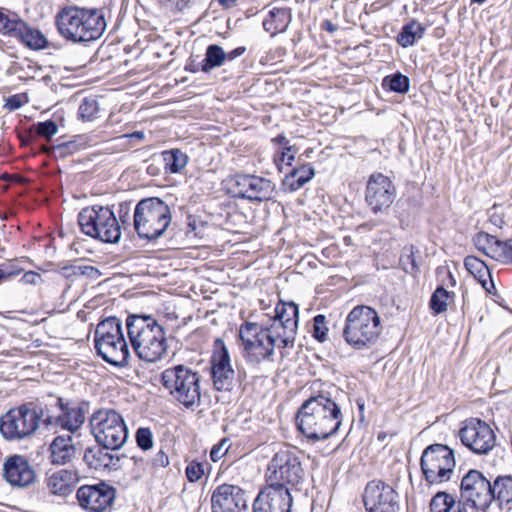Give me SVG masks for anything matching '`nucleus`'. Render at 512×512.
<instances>
[{"mask_svg": "<svg viewBox=\"0 0 512 512\" xmlns=\"http://www.w3.org/2000/svg\"><path fill=\"white\" fill-rule=\"evenodd\" d=\"M248 499L245 491L232 484H221L211 496L212 512H242L247 509Z\"/></svg>", "mask_w": 512, "mask_h": 512, "instance_id": "nucleus-23", "label": "nucleus"}, {"mask_svg": "<svg viewBox=\"0 0 512 512\" xmlns=\"http://www.w3.org/2000/svg\"><path fill=\"white\" fill-rule=\"evenodd\" d=\"M107 448L97 443V445L87 447L84 450L83 461L95 471L115 470L119 467L120 458L109 452Z\"/></svg>", "mask_w": 512, "mask_h": 512, "instance_id": "nucleus-28", "label": "nucleus"}, {"mask_svg": "<svg viewBox=\"0 0 512 512\" xmlns=\"http://www.w3.org/2000/svg\"><path fill=\"white\" fill-rule=\"evenodd\" d=\"M460 499L469 509L484 510L493 501L490 481L478 470H470L461 480Z\"/></svg>", "mask_w": 512, "mask_h": 512, "instance_id": "nucleus-15", "label": "nucleus"}, {"mask_svg": "<svg viewBox=\"0 0 512 512\" xmlns=\"http://www.w3.org/2000/svg\"><path fill=\"white\" fill-rule=\"evenodd\" d=\"M126 329L136 355L146 362H157L167 352L164 327L151 315L133 314L126 319Z\"/></svg>", "mask_w": 512, "mask_h": 512, "instance_id": "nucleus-2", "label": "nucleus"}, {"mask_svg": "<svg viewBox=\"0 0 512 512\" xmlns=\"http://www.w3.org/2000/svg\"><path fill=\"white\" fill-rule=\"evenodd\" d=\"M265 476L268 484L291 491L303 481L304 469L300 458L294 451L283 449L274 454L268 464Z\"/></svg>", "mask_w": 512, "mask_h": 512, "instance_id": "nucleus-12", "label": "nucleus"}, {"mask_svg": "<svg viewBox=\"0 0 512 512\" xmlns=\"http://www.w3.org/2000/svg\"><path fill=\"white\" fill-rule=\"evenodd\" d=\"M239 338L242 342L246 357L253 363H261L265 360H272L276 348L280 350L282 357L288 354L287 349L293 347H282V336L269 326H260L257 323L246 322L239 329Z\"/></svg>", "mask_w": 512, "mask_h": 512, "instance_id": "nucleus-6", "label": "nucleus"}, {"mask_svg": "<svg viewBox=\"0 0 512 512\" xmlns=\"http://www.w3.org/2000/svg\"><path fill=\"white\" fill-rule=\"evenodd\" d=\"M473 242L479 251L491 258L498 239L486 232H478L473 237Z\"/></svg>", "mask_w": 512, "mask_h": 512, "instance_id": "nucleus-40", "label": "nucleus"}, {"mask_svg": "<svg viewBox=\"0 0 512 512\" xmlns=\"http://www.w3.org/2000/svg\"><path fill=\"white\" fill-rule=\"evenodd\" d=\"M491 258L502 264H512V239L506 241L498 239Z\"/></svg>", "mask_w": 512, "mask_h": 512, "instance_id": "nucleus-42", "label": "nucleus"}, {"mask_svg": "<svg viewBox=\"0 0 512 512\" xmlns=\"http://www.w3.org/2000/svg\"><path fill=\"white\" fill-rule=\"evenodd\" d=\"M464 266L487 293L492 294L495 291L490 270L484 261L476 256L469 255L464 259Z\"/></svg>", "mask_w": 512, "mask_h": 512, "instance_id": "nucleus-30", "label": "nucleus"}, {"mask_svg": "<svg viewBox=\"0 0 512 512\" xmlns=\"http://www.w3.org/2000/svg\"><path fill=\"white\" fill-rule=\"evenodd\" d=\"M185 472L190 482H197L204 474L203 464L192 461L187 465Z\"/></svg>", "mask_w": 512, "mask_h": 512, "instance_id": "nucleus-49", "label": "nucleus"}, {"mask_svg": "<svg viewBox=\"0 0 512 512\" xmlns=\"http://www.w3.org/2000/svg\"><path fill=\"white\" fill-rule=\"evenodd\" d=\"M291 506L292 496L289 489L267 483L253 502V512H290Z\"/></svg>", "mask_w": 512, "mask_h": 512, "instance_id": "nucleus-24", "label": "nucleus"}, {"mask_svg": "<svg viewBox=\"0 0 512 512\" xmlns=\"http://www.w3.org/2000/svg\"><path fill=\"white\" fill-rule=\"evenodd\" d=\"M229 439L224 438L216 445H214L210 452V458L212 461L217 462L226 455L229 450Z\"/></svg>", "mask_w": 512, "mask_h": 512, "instance_id": "nucleus-50", "label": "nucleus"}, {"mask_svg": "<svg viewBox=\"0 0 512 512\" xmlns=\"http://www.w3.org/2000/svg\"><path fill=\"white\" fill-rule=\"evenodd\" d=\"M156 461L163 467L169 463L168 457L162 451L157 455Z\"/></svg>", "mask_w": 512, "mask_h": 512, "instance_id": "nucleus-55", "label": "nucleus"}, {"mask_svg": "<svg viewBox=\"0 0 512 512\" xmlns=\"http://www.w3.org/2000/svg\"><path fill=\"white\" fill-rule=\"evenodd\" d=\"M171 220L170 207L157 197L140 200L134 209V229L141 239L157 240L168 229Z\"/></svg>", "mask_w": 512, "mask_h": 512, "instance_id": "nucleus-7", "label": "nucleus"}, {"mask_svg": "<svg viewBox=\"0 0 512 512\" xmlns=\"http://www.w3.org/2000/svg\"><path fill=\"white\" fill-rule=\"evenodd\" d=\"M382 329L378 312L370 306L358 305L348 313L342 335L350 347L362 351L377 343Z\"/></svg>", "mask_w": 512, "mask_h": 512, "instance_id": "nucleus-5", "label": "nucleus"}, {"mask_svg": "<svg viewBox=\"0 0 512 512\" xmlns=\"http://www.w3.org/2000/svg\"><path fill=\"white\" fill-rule=\"evenodd\" d=\"M491 494H493V500L501 504L512 502V476L498 477L493 485L491 484Z\"/></svg>", "mask_w": 512, "mask_h": 512, "instance_id": "nucleus-37", "label": "nucleus"}, {"mask_svg": "<svg viewBox=\"0 0 512 512\" xmlns=\"http://www.w3.org/2000/svg\"><path fill=\"white\" fill-rule=\"evenodd\" d=\"M95 348L98 355L111 365L123 367L128 364L130 352L118 318L109 317L97 325Z\"/></svg>", "mask_w": 512, "mask_h": 512, "instance_id": "nucleus-8", "label": "nucleus"}, {"mask_svg": "<svg viewBox=\"0 0 512 512\" xmlns=\"http://www.w3.org/2000/svg\"><path fill=\"white\" fill-rule=\"evenodd\" d=\"M2 477L12 488L24 489L36 482L37 473L27 457L13 454L3 461Z\"/></svg>", "mask_w": 512, "mask_h": 512, "instance_id": "nucleus-20", "label": "nucleus"}, {"mask_svg": "<svg viewBox=\"0 0 512 512\" xmlns=\"http://www.w3.org/2000/svg\"><path fill=\"white\" fill-rule=\"evenodd\" d=\"M9 276H10V273H7V272H5V271L0 269V281L5 279V278H7V277H9Z\"/></svg>", "mask_w": 512, "mask_h": 512, "instance_id": "nucleus-59", "label": "nucleus"}, {"mask_svg": "<svg viewBox=\"0 0 512 512\" xmlns=\"http://www.w3.org/2000/svg\"><path fill=\"white\" fill-rule=\"evenodd\" d=\"M5 106L7 108H9L10 110H16V109H19L22 106V102H21L19 96L14 95V96L9 97L6 100Z\"/></svg>", "mask_w": 512, "mask_h": 512, "instance_id": "nucleus-53", "label": "nucleus"}, {"mask_svg": "<svg viewBox=\"0 0 512 512\" xmlns=\"http://www.w3.org/2000/svg\"><path fill=\"white\" fill-rule=\"evenodd\" d=\"M396 197V187L389 177L382 173L370 175L365 191V201L374 214L390 208Z\"/></svg>", "mask_w": 512, "mask_h": 512, "instance_id": "nucleus-16", "label": "nucleus"}, {"mask_svg": "<svg viewBox=\"0 0 512 512\" xmlns=\"http://www.w3.org/2000/svg\"><path fill=\"white\" fill-rule=\"evenodd\" d=\"M43 426L48 429H62L71 434L78 431L85 422L83 408L63 398H58L54 407H43Z\"/></svg>", "mask_w": 512, "mask_h": 512, "instance_id": "nucleus-14", "label": "nucleus"}, {"mask_svg": "<svg viewBox=\"0 0 512 512\" xmlns=\"http://www.w3.org/2000/svg\"><path fill=\"white\" fill-rule=\"evenodd\" d=\"M56 24L61 36L74 43L94 41L106 29L104 12L99 9L64 8L57 14Z\"/></svg>", "mask_w": 512, "mask_h": 512, "instance_id": "nucleus-3", "label": "nucleus"}, {"mask_svg": "<svg viewBox=\"0 0 512 512\" xmlns=\"http://www.w3.org/2000/svg\"><path fill=\"white\" fill-rule=\"evenodd\" d=\"M468 510L464 501L446 492L436 493L430 501V512H468Z\"/></svg>", "mask_w": 512, "mask_h": 512, "instance_id": "nucleus-31", "label": "nucleus"}, {"mask_svg": "<svg viewBox=\"0 0 512 512\" xmlns=\"http://www.w3.org/2000/svg\"><path fill=\"white\" fill-rule=\"evenodd\" d=\"M99 112L98 102L95 99L85 98L78 108V115L83 121H92Z\"/></svg>", "mask_w": 512, "mask_h": 512, "instance_id": "nucleus-43", "label": "nucleus"}, {"mask_svg": "<svg viewBox=\"0 0 512 512\" xmlns=\"http://www.w3.org/2000/svg\"><path fill=\"white\" fill-rule=\"evenodd\" d=\"M293 149L294 147L292 146L285 147V150L282 152L281 161L286 162L288 165H291L292 161L295 158L294 153H290Z\"/></svg>", "mask_w": 512, "mask_h": 512, "instance_id": "nucleus-54", "label": "nucleus"}, {"mask_svg": "<svg viewBox=\"0 0 512 512\" xmlns=\"http://www.w3.org/2000/svg\"><path fill=\"white\" fill-rule=\"evenodd\" d=\"M24 28V20L17 14L0 8V35L16 39Z\"/></svg>", "mask_w": 512, "mask_h": 512, "instance_id": "nucleus-32", "label": "nucleus"}, {"mask_svg": "<svg viewBox=\"0 0 512 512\" xmlns=\"http://www.w3.org/2000/svg\"><path fill=\"white\" fill-rule=\"evenodd\" d=\"M273 142H276L277 144L283 145L285 147H287L289 143L288 139L284 135H278L273 139Z\"/></svg>", "mask_w": 512, "mask_h": 512, "instance_id": "nucleus-56", "label": "nucleus"}, {"mask_svg": "<svg viewBox=\"0 0 512 512\" xmlns=\"http://www.w3.org/2000/svg\"><path fill=\"white\" fill-rule=\"evenodd\" d=\"M313 321V337L319 342L326 341L328 333L326 317L322 314H319L314 317Z\"/></svg>", "mask_w": 512, "mask_h": 512, "instance_id": "nucleus-44", "label": "nucleus"}, {"mask_svg": "<svg viewBox=\"0 0 512 512\" xmlns=\"http://www.w3.org/2000/svg\"><path fill=\"white\" fill-rule=\"evenodd\" d=\"M473 3L483 4L486 0H471Z\"/></svg>", "mask_w": 512, "mask_h": 512, "instance_id": "nucleus-60", "label": "nucleus"}, {"mask_svg": "<svg viewBox=\"0 0 512 512\" xmlns=\"http://www.w3.org/2000/svg\"><path fill=\"white\" fill-rule=\"evenodd\" d=\"M79 479L77 469H48L45 472L44 484L50 495L65 498L73 492Z\"/></svg>", "mask_w": 512, "mask_h": 512, "instance_id": "nucleus-26", "label": "nucleus"}, {"mask_svg": "<svg viewBox=\"0 0 512 512\" xmlns=\"http://www.w3.org/2000/svg\"><path fill=\"white\" fill-rule=\"evenodd\" d=\"M237 194L250 201H268L274 197L275 184L266 178L255 175H238L236 177Z\"/></svg>", "mask_w": 512, "mask_h": 512, "instance_id": "nucleus-25", "label": "nucleus"}, {"mask_svg": "<svg viewBox=\"0 0 512 512\" xmlns=\"http://www.w3.org/2000/svg\"><path fill=\"white\" fill-rule=\"evenodd\" d=\"M215 349L211 358V377L213 385L218 391H230L233 388L235 371L231 366V359L223 340H215Z\"/></svg>", "mask_w": 512, "mask_h": 512, "instance_id": "nucleus-22", "label": "nucleus"}, {"mask_svg": "<svg viewBox=\"0 0 512 512\" xmlns=\"http://www.w3.org/2000/svg\"><path fill=\"white\" fill-rule=\"evenodd\" d=\"M236 1L237 0H218L220 5L227 7V8L232 7L236 3Z\"/></svg>", "mask_w": 512, "mask_h": 512, "instance_id": "nucleus-58", "label": "nucleus"}, {"mask_svg": "<svg viewBox=\"0 0 512 512\" xmlns=\"http://www.w3.org/2000/svg\"><path fill=\"white\" fill-rule=\"evenodd\" d=\"M425 28L416 20H411L405 24L397 35V42L400 46L406 48L414 45L417 39L424 35Z\"/></svg>", "mask_w": 512, "mask_h": 512, "instance_id": "nucleus-35", "label": "nucleus"}, {"mask_svg": "<svg viewBox=\"0 0 512 512\" xmlns=\"http://www.w3.org/2000/svg\"><path fill=\"white\" fill-rule=\"evenodd\" d=\"M16 40L34 50L44 49L48 43L46 37L38 29L29 26L25 21L24 28L21 29Z\"/></svg>", "mask_w": 512, "mask_h": 512, "instance_id": "nucleus-33", "label": "nucleus"}, {"mask_svg": "<svg viewBox=\"0 0 512 512\" xmlns=\"http://www.w3.org/2000/svg\"><path fill=\"white\" fill-rule=\"evenodd\" d=\"M420 465L429 484L439 485L448 482L455 473L454 452L443 444L430 445L423 451Z\"/></svg>", "mask_w": 512, "mask_h": 512, "instance_id": "nucleus-13", "label": "nucleus"}, {"mask_svg": "<svg viewBox=\"0 0 512 512\" xmlns=\"http://www.w3.org/2000/svg\"><path fill=\"white\" fill-rule=\"evenodd\" d=\"M296 424L307 439L326 440L340 428L342 412L332 398L319 394L303 402L296 415Z\"/></svg>", "mask_w": 512, "mask_h": 512, "instance_id": "nucleus-1", "label": "nucleus"}, {"mask_svg": "<svg viewBox=\"0 0 512 512\" xmlns=\"http://www.w3.org/2000/svg\"><path fill=\"white\" fill-rule=\"evenodd\" d=\"M200 372L188 364H175L161 373V383L167 393L186 409L201 405Z\"/></svg>", "mask_w": 512, "mask_h": 512, "instance_id": "nucleus-4", "label": "nucleus"}, {"mask_svg": "<svg viewBox=\"0 0 512 512\" xmlns=\"http://www.w3.org/2000/svg\"><path fill=\"white\" fill-rule=\"evenodd\" d=\"M36 131L39 136L49 140L58 132V126L54 121L47 120L44 122H39L36 125Z\"/></svg>", "mask_w": 512, "mask_h": 512, "instance_id": "nucleus-46", "label": "nucleus"}, {"mask_svg": "<svg viewBox=\"0 0 512 512\" xmlns=\"http://www.w3.org/2000/svg\"><path fill=\"white\" fill-rule=\"evenodd\" d=\"M323 26H324V28H325L328 32H331V33H333L334 31H336V29H337L336 25H334L331 21H328V20H327V21H325V22L323 23Z\"/></svg>", "mask_w": 512, "mask_h": 512, "instance_id": "nucleus-57", "label": "nucleus"}, {"mask_svg": "<svg viewBox=\"0 0 512 512\" xmlns=\"http://www.w3.org/2000/svg\"><path fill=\"white\" fill-rule=\"evenodd\" d=\"M246 51V48L243 47V46H240V47H237L233 50H231L230 52H225V56H226V61H233L235 60L236 58L242 56Z\"/></svg>", "mask_w": 512, "mask_h": 512, "instance_id": "nucleus-52", "label": "nucleus"}, {"mask_svg": "<svg viewBox=\"0 0 512 512\" xmlns=\"http://www.w3.org/2000/svg\"><path fill=\"white\" fill-rule=\"evenodd\" d=\"M454 294L448 292L442 286L436 288V290L432 293L429 307L432 310L433 314L438 315L447 310L448 304L452 301Z\"/></svg>", "mask_w": 512, "mask_h": 512, "instance_id": "nucleus-39", "label": "nucleus"}, {"mask_svg": "<svg viewBox=\"0 0 512 512\" xmlns=\"http://www.w3.org/2000/svg\"><path fill=\"white\" fill-rule=\"evenodd\" d=\"M267 16L263 20V28L271 36L283 33L287 30L292 20L291 9L283 0H275L265 7Z\"/></svg>", "mask_w": 512, "mask_h": 512, "instance_id": "nucleus-27", "label": "nucleus"}, {"mask_svg": "<svg viewBox=\"0 0 512 512\" xmlns=\"http://www.w3.org/2000/svg\"><path fill=\"white\" fill-rule=\"evenodd\" d=\"M118 215V222L120 226L123 225L125 227L126 225H128L130 220V205L127 203H121L119 205Z\"/></svg>", "mask_w": 512, "mask_h": 512, "instance_id": "nucleus-51", "label": "nucleus"}, {"mask_svg": "<svg viewBox=\"0 0 512 512\" xmlns=\"http://www.w3.org/2000/svg\"><path fill=\"white\" fill-rule=\"evenodd\" d=\"M43 406L34 403L9 410L0 419V432L8 440H21L32 436L43 424Z\"/></svg>", "mask_w": 512, "mask_h": 512, "instance_id": "nucleus-10", "label": "nucleus"}, {"mask_svg": "<svg viewBox=\"0 0 512 512\" xmlns=\"http://www.w3.org/2000/svg\"><path fill=\"white\" fill-rule=\"evenodd\" d=\"M91 433L96 442L111 450L120 449L128 438V429L120 413L113 409H99L90 419Z\"/></svg>", "mask_w": 512, "mask_h": 512, "instance_id": "nucleus-11", "label": "nucleus"}, {"mask_svg": "<svg viewBox=\"0 0 512 512\" xmlns=\"http://www.w3.org/2000/svg\"><path fill=\"white\" fill-rule=\"evenodd\" d=\"M164 168L171 174L180 173L188 163V156L180 149H171L162 152Z\"/></svg>", "mask_w": 512, "mask_h": 512, "instance_id": "nucleus-34", "label": "nucleus"}, {"mask_svg": "<svg viewBox=\"0 0 512 512\" xmlns=\"http://www.w3.org/2000/svg\"><path fill=\"white\" fill-rule=\"evenodd\" d=\"M400 265L406 273L414 274L418 272V265L416 263L412 248L409 253H406L400 257Z\"/></svg>", "mask_w": 512, "mask_h": 512, "instance_id": "nucleus-48", "label": "nucleus"}, {"mask_svg": "<svg viewBox=\"0 0 512 512\" xmlns=\"http://www.w3.org/2000/svg\"><path fill=\"white\" fill-rule=\"evenodd\" d=\"M298 314V306L293 302L279 301L275 307V316L269 327L282 336V347H294Z\"/></svg>", "mask_w": 512, "mask_h": 512, "instance_id": "nucleus-21", "label": "nucleus"}, {"mask_svg": "<svg viewBox=\"0 0 512 512\" xmlns=\"http://www.w3.org/2000/svg\"><path fill=\"white\" fill-rule=\"evenodd\" d=\"M137 445L142 450H148L153 446V435L149 428H139L136 432Z\"/></svg>", "mask_w": 512, "mask_h": 512, "instance_id": "nucleus-45", "label": "nucleus"}, {"mask_svg": "<svg viewBox=\"0 0 512 512\" xmlns=\"http://www.w3.org/2000/svg\"><path fill=\"white\" fill-rule=\"evenodd\" d=\"M314 176V169L310 165H303L293 169L286 180L292 190H298L309 182Z\"/></svg>", "mask_w": 512, "mask_h": 512, "instance_id": "nucleus-38", "label": "nucleus"}, {"mask_svg": "<svg viewBox=\"0 0 512 512\" xmlns=\"http://www.w3.org/2000/svg\"><path fill=\"white\" fill-rule=\"evenodd\" d=\"M459 436L461 442L476 454H487L496 442L494 431L486 422L478 418L466 420Z\"/></svg>", "mask_w": 512, "mask_h": 512, "instance_id": "nucleus-17", "label": "nucleus"}, {"mask_svg": "<svg viewBox=\"0 0 512 512\" xmlns=\"http://www.w3.org/2000/svg\"><path fill=\"white\" fill-rule=\"evenodd\" d=\"M76 447L71 435L56 436L49 444V461L52 465L65 466L76 457Z\"/></svg>", "mask_w": 512, "mask_h": 512, "instance_id": "nucleus-29", "label": "nucleus"}, {"mask_svg": "<svg viewBox=\"0 0 512 512\" xmlns=\"http://www.w3.org/2000/svg\"><path fill=\"white\" fill-rule=\"evenodd\" d=\"M383 86L388 87L391 91L405 94L410 87V80L407 76L396 73L383 79Z\"/></svg>", "mask_w": 512, "mask_h": 512, "instance_id": "nucleus-41", "label": "nucleus"}, {"mask_svg": "<svg viewBox=\"0 0 512 512\" xmlns=\"http://www.w3.org/2000/svg\"><path fill=\"white\" fill-rule=\"evenodd\" d=\"M363 502L367 512H398V493L394 488L381 481L372 480L367 483Z\"/></svg>", "mask_w": 512, "mask_h": 512, "instance_id": "nucleus-19", "label": "nucleus"}, {"mask_svg": "<svg viewBox=\"0 0 512 512\" xmlns=\"http://www.w3.org/2000/svg\"><path fill=\"white\" fill-rule=\"evenodd\" d=\"M145 135L142 131H135L129 134H123L117 138L120 142V145L129 148L135 146L137 143L141 142L144 139Z\"/></svg>", "mask_w": 512, "mask_h": 512, "instance_id": "nucleus-47", "label": "nucleus"}, {"mask_svg": "<svg viewBox=\"0 0 512 512\" xmlns=\"http://www.w3.org/2000/svg\"><path fill=\"white\" fill-rule=\"evenodd\" d=\"M116 490L106 482L82 485L76 491L78 505L86 512H106L115 500Z\"/></svg>", "mask_w": 512, "mask_h": 512, "instance_id": "nucleus-18", "label": "nucleus"}, {"mask_svg": "<svg viewBox=\"0 0 512 512\" xmlns=\"http://www.w3.org/2000/svg\"><path fill=\"white\" fill-rule=\"evenodd\" d=\"M81 231L104 243L115 244L121 239V226L114 211L108 206L93 205L78 214Z\"/></svg>", "mask_w": 512, "mask_h": 512, "instance_id": "nucleus-9", "label": "nucleus"}, {"mask_svg": "<svg viewBox=\"0 0 512 512\" xmlns=\"http://www.w3.org/2000/svg\"><path fill=\"white\" fill-rule=\"evenodd\" d=\"M226 62L224 49L218 44H211L206 48L201 70L205 73L221 67Z\"/></svg>", "mask_w": 512, "mask_h": 512, "instance_id": "nucleus-36", "label": "nucleus"}]
</instances>
